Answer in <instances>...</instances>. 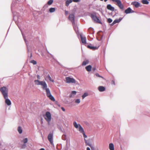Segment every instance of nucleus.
Here are the masks:
<instances>
[{
  "instance_id": "obj_48",
  "label": "nucleus",
  "mask_w": 150,
  "mask_h": 150,
  "mask_svg": "<svg viewBox=\"0 0 150 150\" xmlns=\"http://www.w3.org/2000/svg\"><path fill=\"white\" fill-rule=\"evenodd\" d=\"M18 28H19L20 29V30H21V29H20V28L19 27V26H18Z\"/></svg>"
},
{
  "instance_id": "obj_22",
  "label": "nucleus",
  "mask_w": 150,
  "mask_h": 150,
  "mask_svg": "<svg viewBox=\"0 0 150 150\" xmlns=\"http://www.w3.org/2000/svg\"><path fill=\"white\" fill-rule=\"evenodd\" d=\"M47 78L50 81H52V82H54V80L52 79L51 78L49 74H48L47 77L45 78V79L46 80V79Z\"/></svg>"
},
{
  "instance_id": "obj_24",
  "label": "nucleus",
  "mask_w": 150,
  "mask_h": 150,
  "mask_svg": "<svg viewBox=\"0 0 150 150\" xmlns=\"http://www.w3.org/2000/svg\"><path fill=\"white\" fill-rule=\"evenodd\" d=\"M72 2V0H67L66 2V5L68 6L69 4Z\"/></svg>"
},
{
  "instance_id": "obj_41",
  "label": "nucleus",
  "mask_w": 150,
  "mask_h": 150,
  "mask_svg": "<svg viewBox=\"0 0 150 150\" xmlns=\"http://www.w3.org/2000/svg\"><path fill=\"white\" fill-rule=\"evenodd\" d=\"M37 78L38 79H40V76L39 75H38L37 76Z\"/></svg>"
},
{
  "instance_id": "obj_37",
  "label": "nucleus",
  "mask_w": 150,
  "mask_h": 150,
  "mask_svg": "<svg viewBox=\"0 0 150 150\" xmlns=\"http://www.w3.org/2000/svg\"><path fill=\"white\" fill-rule=\"evenodd\" d=\"M96 76H98V77H101L103 78V77L102 76H100L98 73H96Z\"/></svg>"
},
{
  "instance_id": "obj_36",
  "label": "nucleus",
  "mask_w": 150,
  "mask_h": 150,
  "mask_svg": "<svg viewBox=\"0 0 150 150\" xmlns=\"http://www.w3.org/2000/svg\"><path fill=\"white\" fill-rule=\"evenodd\" d=\"M107 21H108V23H111V22H112V21L111 19L110 18H109L108 19Z\"/></svg>"
},
{
  "instance_id": "obj_45",
  "label": "nucleus",
  "mask_w": 150,
  "mask_h": 150,
  "mask_svg": "<svg viewBox=\"0 0 150 150\" xmlns=\"http://www.w3.org/2000/svg\"><path fill=\"white\" fill-rule=\"evenodd\" d=\"M40 150H45V149H44L42 148H41V149H40Z\"/></svg>"
},
{
  "instance_id": "obj_28",
  "label": "nucleus",
  "mask_w": 150,
  "mask_h": 150,
  "mask_svg": "<svg viewBox=\"0 0 150 150\" xmlns=\"http://www.w3.org/2000/svg\"><path fill=\"white\" fill-rule=\"evenodd\" d=\"M142 2L144 4H148L149 3L148 1L146 0H142Z\"/></svg>"
},
{
  "instance_id": "obj_11",
  "label": "nucleus",
  "mask_w": 150,
  "mask_h": 150,
  "mask_svg": "<svg viewBox=\"0 0 150 150\" xmlns=\"http://www.w3.org/2000/svg\"><path fill=\"white\" fill-rule=\"evenodd\" d=\"M125 12L126 14H128L134 13V11L132 10L130 7H129L125 11Z\"/></svg>"
},
{
  "instance_id": "obj_10",
  "label": "nucleus",
  "mask_w": 150,
  "mask_h": 150,
  "mask_svg": "<svg viewBox=\"0 0 150 150\" xmlns=\"http://www.w3.org/2000/svg\"><path fill=\"white\" fill-rule=\"evenodd\" d=\"M5 99V103L8 106L10 105H11V102L10 100L8 99V96L6 98H4Z\"/></svg>"
},
{
  "instance_id": "obj_20",
  "label": "nucleus",
  "mask_w": 150,
  "mask_h": 150,
  "mask_svg": "<svg viewBox=\"0 0 150 150\" xmlns=\"http://www.w3.org/2000/svg\"><path fill=\"white\" fill-rule=\"evenodd\" d=\"M87 47L91 49H92L93 50L97 49H98V47H95L90 45H88Z\"/></svg>"
},
{
  "instance_id": "obj_4",
  "label": "nucleus",
  "mask_w": 150,
  "mask_h": 150,
  "mask_svg": "<svg viewBox=\"0 0 150 150\" xmlns=\"http://www.w3.org/2000/svg\"><path fill=\"white\" fill-rule=\"evenodd\" d=\"M0 91L3 96L4 98H6L8 96V90L5 87H3L0 88Z\"/></svg>"
},
{
  "instance_id": "obj_35",
  "label": "nucleus",
  "mask_w": 150,
  "mask_h": 150,
  "mask_svg": "<svg viewBox=\"0 0 150 150\" xmlns=\"http://www.w3.org/2000/svg\"><path fill=\"white\" fill-rule=\"evenodd\" d=\"M80 102V99H78L76 100L75 103H79Z\"/></svg>"
},
{
  "instance_id": "obj_17",
  "label": "nucleus",
  "mask_w": 150,
  "mask_h": 150,
  "mask_svg": "<svg viewBox=\"0 0 150 150\" xmlns=\"http://www.w3.org/2000/svg\"><path fill=\"white\" fill-rule=\"evenodd\" d=\"M76 91H72L69 95V97L71 98L73 97L76 94Z\"/></svg>"
},
{
  "instance_id": "obj_43",
  "label": "nucleus",
  "mask_w": 150,
  "mask_h": 150,
  "mask_svg": "<svg viewBox=\"0 0 150 150\" xmlns=\"http://www.w3.org/2000/svg\"><path fill=\"white\" fill-rule=\"evenodd\" d=\"M47 52L49 54H50V55L52 57H53V56L52 54H50V53H49V52L48 51H47Z\"/></svg>"
},
{
  "instance_id": "obj_5",
  "label": "nucleus",
  "mask_w": 150,
  "mask_h": 150,
  "mask_svg": "<svg viewBox=\"0 0 150 150\" xmlns=\"http://www.w3.org/2000/svg\"><path fill=\"white\" fill-rule=\"evenodd\" d=\"M114 2L116 3V5L122 9H123L124 8V6L122 4L120 0H112Z\"/></svg>"
},
{
  "instance_id": "obj_6",
  "label": "nucleus",
  "mask_w": 150,
  "mask_h": 150,
  "mask_svg": "<svg viewBox=\"0 0 150 150\" xmlns=\"http://www.w3.org/2000/svg\"><path fill=\"white\" fill-rule=\"evenodd\" d=\"M66 82L67 83H75V80L73 78L68 77L66 78Z\"/></svg>"
},
{
  "instance_id": "obj_7",
  "label": "nucleus",
  "mask_w": 150,
  "mask_h": 150,
  "mask_svg": "<svg viewBox=\"0 0 150 150\" xmlns=\"http://www.w3.org/2000/svg\"><path fill=\"white\" fill-rule=\"evenodd\" d=\"M53 134L50 133L49 134L48 136V139L52 145L53 144Z\"/></svg>"
},
{
  "instance_id": "obj_8",
  "label": "nucleus",
  "mask_w": 150,
  "mask_h": 150,
  "mask_svg": "<svg viewBox=\"0 0 150 150\" xmlns=\"http://www.w3.org/2000/svg\"><path fill=\"white\" fill-rule=\"evenodd\" d=\"M91 17L92 19L96 22L99 23H101V22L99 18L93 14L91 15Z\"/></svg>"
},
{
  "instance_id": "obj_29",
  "label": "nucleus",
  "mask_w": 150,
  "mask_h": 150,
  "mask_svg": "<svg viewBox=\"0 0 150 150\" xmlns=\"http://www.w3.org/2000/svg\"><path fill=\"white\" fill-rule=\"evenodd\" d=\"M72 25H73V28L74 30L76 31L78 29V28L77 27L76 25L75 24V23H74V24H72Z\"/></svg>"
},
{
  "instance_id": "obj_47",
  "label": "nucleus",
  "mask_w": 150,
  "mask_h": 150,
  "mask_svg": "<svg viewBox=\"0 0 150 150\" xmlns=\"http://www.w3.org/2000/svg\"><path fill=\"white\" fill-rule=\"evenodd\" d=\"M87 144H89V143H88V141L87 140Z\"/></svg>"
},
{
  "instance_id": "obj_14",
  "label": "nucleus",
  "mask_w": 150,
  "mask_h": 150,
  "mask_svg": "<svg viewBox=\"0 0 150 150\" xmlns=\"http://www.w3.org/2000/svg\"><path fill=\"white\" fill-rule=\"evenodd\" d=\"M107 8L108 9L112 11H113L115 10V8L112 6L110 4H108L107 6Z\"/></svg>"
},
{
  "instance_id": "obj_12",
  "label": "nucleus",
  "mask_w": 150,
  "mask_h": 150,
  "mask_svg": "<svg viewBox=\"0 0 150 150\" xmlns=\"http://www.w3.org/2000/svg\"><path fill=\"white\" fill-rule=\"evenodd\" d=\"M122 18H120L119 19H115V20L113 23L111 24V25H113L115 24L118 23L120 22L122 19Z\"/></svg>"
},
{
  "instance_id": "obj_18",
  "label": "nucleus",
  "mask_w": 150,
  "mask_h": 150,
  "mask_svg": "<svg viewBox=\"0 0 150 150\" xmlns=\"http://www.w3.org/2000/svg\"><path fill=\"white\" fill-rule=\"evenodd\" d=\"M98 89L100 92H103L105 91V88L103 86H100L98 87Z\"/></svg>"
},
{
  "instance_id": "obj_3",
  "label": "nucleus",
  "mask_w": 150,
  "mask_h": 150,
  "mask_svg": "<svg viewBox=\"0 0 150 150\" xmlns=\"http://www.w3.org/2000/svg\"><path fill=\"white\" fill-rule=\"evenodd\" d=\"M43 116L47 122L48 125H50L51 120V115L49 111H47L45 115H43Z\"/></svg>"
},
{
  "instance_id": "obj_30",
  "label": "nucleus",
  "mask_w": 150,
  "mask_h": 150,
  "mask_svg": "<svg viewBox=\"0 0 150 150\" xmlns=\"http://www.w3.org/2000/svg\"><path fill=\"white\" fill-rule=\"evenodd\" d=\"M88 94L87 93H85L82 96V98L83 99L85 98L88 96Z\"/></svg>"
},
{
  "instance_id": "obj_25",
  "label": "nucleus",
  "mask_w": 150,
  "mask_h": 150,
  "mask_svg": "<svg viewBox=\"0 0 150 150\" xmlns=\"http://www.w3.org/2000/svg\"><path fill=\"white\" fill-rule=\"evenodd\" d=\"M18 130L19 133L21 134L22 132V129L21 127L19 126L18 127Z\"/></svg>"
},
{
  "instance_id": "obj_34",
  "label": "nucleus",
  "mask_w": 150,
  "mask_h": 150,
  "mask_svg": "<svg viewBox=\"0 0 150 150\" xmlns=\"http://www.w3.org/2000/svg\"><path fill=\"white\" fill-rule=\"evenodd\" d=\"M31 63H33V64L35 65L37 64V62L34 60H32L31 61Z\"/></svg>"
},
{
  "instance_id": "obj_1",
  "label": "nucleus",
  "mask_w": 150,
  "mask_h": 150,
  "mask_svg": "<svg viewBox=\"0 0 150 150\" xmlns=\"http://www.w3.org/2000/svg\"><path fill=\"white\" fill-rule=\"evenodd\" d=\"M35 84L36 85H40L42 86V88L43 90H45L46 92L47 96L51 100L54 101L55 99L54 97L51 95L50 91L48 88H47V85L46 82L44 81H40L38 80L34 81Z\"/></svg>"
},
{
  "instance_id": "obj_13",
  "label": "nucleus",
  "mask_w": 150,
  "mask_h": 150,
  "mask_svg": "<svg viewBox=\"0 0 150 150\" xmlns=\"http://www.w3.org/2000/svg\"><path fill=\"white\" fill-rule=\"evenodd\" d=\"M131 4L134 5L136 8L138 7L139 6L140 4L138 2L134 1Z\"/></svg>"
},
{
  "instance_id": "obj_31",
  "label": "nucleus",
  "mask_w": 150,
  "mask_h": 150,
  "mask_svg": "<svg viewBox=\"0 0 150 150\" xmlns=\"http://www.w3.org/2000/svg\"><path fill=\"white\" fill-rule=\"evenodd\" d=\"M89 62L88 61V60H87L86 61H84L82 63V65L83 66H85L86 64H88Z\"/></svg>"
},
{
  "instance_id": "obj_39",
  "label": "nucleus",
  "mask_w": 150,
  "mask_h": 150,
  "mask_svg": "<svg viewBox=\"0 0 150 150\" xmlns=\"http://www.w3.org/2000/svg\"><path fill=\"white\" fill-rule=\"evenodd\" d=\"M48 5L47 4H45L44 6V8H47L48 7Z\"/></svg>"
},
{
  "instance_id": "obj_42",
  "label": "nucleus",
  "mask_w": 150,
  "mask_h": 150,
  "mask_svg": "<svg viewBox=\"0 0 150 150\" xmlns=\"http://www.w3.org/2000/svg\"><path fill=\"white\" fill-rule=\"evenodd\" d=\"M65 13L66 15H67L68 13V12L66 11H65Z\"/></svg>"
},
{
  "instance_id": "obj_38",
  "label": "nucleus",
  "mask_w": 150,
  "mask_h": 150,
  "mask_svg": "<svg viewBox=\"0 0 150 150\" xmlns=\"http://www.w3.org/2000/svg\"><path fill=\"white\" fill-rule=\"evenodd\" d=\"M72 1L75 2H77L80 1V0H72Z\"/></svg>"
},
{
  "instance_id": "obj_19",
  "label": "nucleus",
  "mask_w": 150,
  "mask_h": 150,
  "mask_svg": "<svg viewBox=\"0 0 150 150\" xmlns=\"http://www.w3.org/2000/svg\"><path fill=\"white\" fill-rule=\"evenodd\" d=\"M85 142L87 145H88L90 147L92 150H94V147L91 144H87V140L85 139Z\"/></svg>"
},
{
  "instance_id": "obj_44",
  "label": "nucleus",
  "mask_w": 150,
  "mask_h": 150,
  "mask_svg": "<svg viewBox=\"0 0 150 150\" xmlns=\"http://www.w3.org/2000/svg\"><path fill=\"white\" fill-rule=\"evenodd\" d=\"M86 150H90V149L89 147H87L86 149Z\"/></svg>"
},
{
  "instance_id": "obj_21",
  "label": "nucleus",
  "mask_w": 150,
  "mask_h": 150,
  "mask_svg": "<svg viewBox=\"0 0 150 150\" xmlns=\"http://www.w3.org/2000/svg\"><path fill=\"white\" fill-rule=\"evenodd\" d=\"M24 40L25 41V43H26V45H27V50H28V52H30V57H32V53L31 52V51L29 49H28V44L26 42V41L25 40V39L24 38Z\"/></svg>"
},
{
  "instance_id": "obj_16",
  "label": "nucleus",
  "mask_w": 150,
  "mask_h": 150,
  "mask_svg": "<svg viewBox=\"0 0 150 150\" xmlns=\"http://www.w3.org/2000/svg\"><path fill=\"white\" fill-rule=\"evenodd\" d=\"M109 149L110 150H114L115 149L113 144L111 143L109 144Z\"/></svg>"
},
{
  "instance_id": "obj_33",
  "label": "nucleus",
  "mask_w": 150,
  "mask_h": 150,
  "mask_svg": "<svg viewBox=\"0 0 150 150\" xmlns=\"http://www.w3.org/2000/svg\"><path fill=\"white\" fill-rule=\"evenodd\" d=\"M26 147V144L23 143V144L21 145V148L22 149H25Z\"/></svg>"
},
{
  "instance_id": "obj_49",
  "label": "nucleus",
  "mask_w": 150,
  "mask_h": 150,
  "mask_svg": "<svg viewBox=\"0 0 150 150\" xmlns=\"http://www.w3.org/2000/svg\"><path fill=\"white\" fill-rule=\"evenodd\" d=\"M13 6V4H12V7Z\"/></svg>"
},
{
  "instance_id": "obj_2",
  "label": "nucleus",
  "mask_w": 150,
  "mask_h": 150,
  "mask_svg": "<svg viewBox=\"0 0 150 150\" xmlns=\"http://www.w3.org/2000/svg\"><path fill=\"white\" fill-rule=\"evenodd\" d=\"M73 124L74 126L76 128H79V131L80 133H82L83 134V137L84 138V139H86L85 138L87 137V136L85 134L83 128L81 125L79 124H77L76 121L74 122Z\"/></svg>"
},
{
  "instance_id": "obj_26",
  "label": "nucleus",
  "mask_w": 150,
  "mask_h": 150,
  "mask_svg": "<svg viewBox=\"0 0 150 150\" xmlns=\"http://www.w3.org/2000/svg\"><path fill=\"white\" fill-rule=\"evenodd\" d=\"M55 11V8H51L49 9V11L50 13H53Z\"/></svg>"
},
{
  "instance_id": "obj_32",
  "label": "nucleus",
  "mask_w": 150,
  "mask_h": 150,
  "mask_svg": "<svg viewBox=\"0 0 150 150\" xmlns=\"http://www.w3.org/2000/svg\"><path fill=\"white\" fill-rule=\"evenodd\" d=\"M53 0H50L48 1L47 3V4L50 5H51L53 3Z\"/></svg>"
},
{
  "instance_id": "obj_23",
  "label": "nucleus",
  "mask_w": 150,
  "mask_h": 150,
  "mask_svg": "<svg viewBox=\"0 0 150 150\" xmlns=\"http://www.w3.org/2000/svg\"><path fill=\"white\" fill-rule=\"evenodd\" d=\"M91 69L92 66L90 65H88L86 66V69L88 71H91Z\"/></svg>"
},
{
  "instance_id": "obj_46",
  "label": "nucleus",
  "mask_w": 150,
  "mask_h": 150,
  "mask_svg": "<svg viewBox=\"0 0 150 150\" xmlns=\"http://www.w3.org/2000/svg\"><path fill=\"white\" fill-rule=\"evenodd\" d=\"M112 83H113L114 84H115L114 81H112Z\"/></svg>"
},
{
  "instance_id": "obj_15",
  "label": "nucleus",
  "mask_w": 150,
  "mask_h": 150,
  "mask_svg": "<svg viewBox=\"0 0 150 150\" xmlns=\"http://www.w3.org/2000/svg\"><path fill=\"white\" fill-rule=\"evenodd\" d=\"M81 39L82 42L83 44H86V38L85 37H83L81 35Z\"/></svg>"
},
{
  "instance_id": "obj_40",
  "label": "nucleus",
  "mask_w": 150,
  "mask_h": 150,
  "mask_svg": "<svg viewBox=\"0 0 150 150\" xmlns=\"http://www.w3.org/2000/svg\"><path fill=\"white\" fill-rule=\"evenodd\" d=\"M61 109H62V110L64 111H65V109L63 107H62L61 108Z\"/></svg>"
},
{
  "instance_id": "obj_27",
  "label": "nucleus",
  "mask_w": 150,
  "mask_h": 150,
  "mask_svg": "<svg viewBox=\"0 0 150 150\" xmlns=\"http://www.w3.org/2000/svg\"><path fill=\"white\" fill-rule=\"evenodd\" d=\"M28 141V139L27 138H25L23 139L22 141V142H23L24 144H26Z\"/></svg>"
},
{
  "instance_id": "obj_9",
  "label": "nucleus",
  "mask_w": 150,
  "mask_h": 150,
  "mask_svg": "<svg viewBox=\"0 0 150 150\" xmlns=\"http://www.w3.org/2000/svg\"><path fill=\"white\" fill-rule=\"evenodd\" d=\"M74 15V14H70L69 16V19L71 21L72 24H74L75 23Z\"/></svg>"
}]
</instances>
